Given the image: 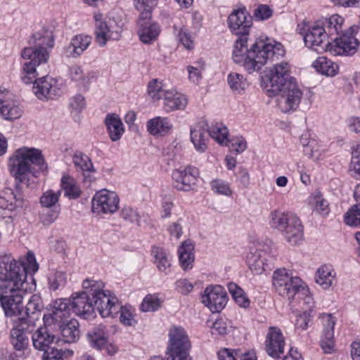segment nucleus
I'll use <instances>...</instances> for the list:
<instances>
[{
    "mask_svg": "<svg viewBox=\"0 0 360 360\" xmlns=\"http://www.w3.org/2000/svg\"><path fill=\"white\" fill-rule=\"evenodd\" d=\"M272 10L267 5L259 6L254 12V15L257 20H264L272 15Z\"/></svg>",
    "mask_w": 360,
    "mask_h": 360,
    "instance_id": "nucleus-64",
    "label": "nucleus"
},
{
    "mask_svg": "<svg viewBox=\"0 0 360 360\" xmlns=\"http://www.w3.org/2000/svg\"><path fill=\"white\" fill-rule=\"evenodd\" d=\"M198 175V169L188 166L173 171L174 186L179 191H188L195 186Z\"/></svg>",
    "mask_w": 360,
    "mask_h": 360,
    "instance_id": "nucleus-20",
    "label": "nucleus"
},
{
    "mask_svg": "<svg viewBox=\"0 0 360 360\" xmlns=\"http://www.w3.org/2000/svg\"><path fill=\"white\" fill-rule=\"evenodd\" d=\"M8 265V262L0 265V304L6 316L18 319L23 316L22 300L27 290L25 272L22 268L15 267L17 271L10 274L11 266Z\"/></svg>",
    "mask_w": 360,
    "mask_h": 360,
    "instance_id": "nucleus-3",
    "label": "nucleus"
},
{
    "mask_svg": "<svg viewBox=\"0 0 360 360\" xmlns=\"http://www.w3.org/2000/svg\"><path fill=\"white\" fill-rule=\"evenodd\" d=\"M210 136L216 140L219 144L223 145L228 141V129L222 124H215L209 129Z\"/></svg>",
    "mask_w": 360,
    "mask_h": 360,
    "instance_id": "nucleus-48",
    "label": "nucleus"
},
{
    "mask_svg": "<svg viewBox=\"0 0 360 360\" xmlns=\"http://www.w3.org/2000/svg\"><path fill=\"white\" fill-rule=\"evenodd\" d=\"M272 284L278 295L289 300L297 293H307L308 287L297 276H291L286 269H279L274 272Z\"/></svg>",
    "mask_w": 360,
    "mask_h": 360,
    "instance_id": "nucleus-9",
    "label": "nucleus"
},
{
    "mask_svg": "<svg viewBox=\"0 0 360 360\" xmlns=\"http://www.w3.org/2000/svg\"><path fill=\"white\" fill-rule=\"evenodd\" d=\"M212 190L217 194L230 196L232 191L228 182L221 179H214L211 182Z\"/></svg>",
    "mask_w": 360,
    "mask_h": 360,
    "instance_id": "nucleus-54",
    "label": "nucleus"
},
{
    "mask_svg": "<svg viewBox=\"0 0 360 360\" xmlns=\"http://www.w3.org/2000/svg\"><path fill=\"white\" fill-rule=\"evenodd\" d=\"M43 305L41 297L37 295H33L29 299V301L25 306V310L23 309L22 316L27 319V323L30 324H34L32 320L31 315H34L37 312L40 311Z\"/></svg>",
    "mask_w": 360,
    "mask_h": 360,
    "instance_id": "nucleus-40",
    "label": "nucleus"
},
{
    "mask_svg": "<svg viewBox=\"0 0 360 360\" xmlns=\"http://www.w3.org/2000/svg\"><path fill=\"white\" fill-rule=\"evenodd\" d=\"M70 300V309L77 316L85 319L93 316L94 307L87 289H84L82 292L73 293Z\"/></svg>",
    "mask_w": 360,
    "mask_h": 360,
    "instance_id": "nucleus-18",
    "label": "nucleus"
},
{
    "mask_svg": "<svg viewBox=\"0 0 360 360\" xmlns=\"http://www.w3.org/2000/svg\"><path fill=\"white\" fill-rule=\"evenodd\" d=\"M73 352L70 349H55L48 351L43 354V360H63V358L71 356Z\"/></svg>",
    "mask_w": 360,
    "mask_h": 360,
    "instance_id": "nucleus-56",
    "label": "nucleus"
},
{
    "mask_svg": "<svg viewBox=\"0 0 360 360\" xmlns=\"http://www.w3.org/2000/svg\"><path fill=\"white\" fill-rule=\"evenodd\" d=\"M351 167L356 178L360 179V144L352 152Z\"/></svg>",
    "mask_w": 360,
    "mask_h": 360,
    "instance_id": "nucleus-63",
    "label": "nucleus"
},
{
    "mask_svg": "<svg viewBox=\"0 0 360 360\" xmlns=\"http://www.w3.org/2000/svg\"><path fill=\"white\" fill-rule=\"evenodd\" d=\"M248 35L240 36L236 41L233 60L241 64L249 72L259 71L268 62L279 60L285 54L283 46L269 38H259L250 49L247 48Z\"/></svg>",
    "mask_w": 360,
    "mask_h": 360,
    "instance_id": "nucleus-1",
    "label": "nucleus"
},
{
    "mask_svg": "<svg viewBox=\"0 0 360 360\" xmlns=\"http://www.w3.org/2000/svg\"><path fill=\"white\" fill-rule=\"evenodd\" d=\"M26 262H22L20 261H17L9 256H4L0 259V265L1 263H6L11 266V271H9L10 274H13V269H15V267L20 269V267L24 269L25 272V283H26V279L27 276V274H34L39 269V264L36 261V258L34 254L32 252H28L27 254V257L25 259ZM16 271L15 270L13 272Z\"/></svg>",
    "mask_w": 360,
    "mask_h": 360,
    "instance_id": "nucleus-25",
    "label": "nucleus"
},
{
    "mask_svg": "<svg viewBox=\"0 0 360 360\" xmlns=\"http://www.w3.org/2000/svg\"><path fill=\"white\" fill-rule=\"evenodd\" d=\"M91 203L94 213L113 214L119 208L120 199L115 192L103 189L96 193Z\"/></svg>",
    "mask_w": 360,
    "mask_h": 360,
    "instance_id": "nucleus-14",
    "label": "nucleus"
},
{
    "mask_svg": "<svg viewBox=\"0 0 360 360\" xmlns=\"http://www.w3.org/2000/svg\"><path fill=\"white\" fill-rule=\"evenodd\" d=\"M169 345L166 353L167 360H191L188 356L191 344L184 329L174 326L169 330Z\"/></svg>",
    "mask_w": 360,
    "mask_h": 360,
    "instance_id": "nucleus-10",
    "label": "nucleus"
},
{
    "mask_svg": "<svg viewBox=\"0 0 360 360\" xmlns=\"http://www.w3.org/2000/svg\"><path fill=\"white\" fill-rule=\"evenodd\" d=\"M315 280L323 289H328L336 281V272L332 266L322 265L316 271Z\"/></svg>",
    "mask_w": 360,
    "mask_h": 360,
    "instance_id": "nucleus-31",
    "label": "nucleus"
},
{
    "mask_svg": "<svg viewBox=\"0 0 360 360\" xmlns=\"http://www.w3.org/2000/svg\"><path fill=\"white\" fill-rule=\"evenodd\" d=\"M134 6L140 14L137 20L139 27L138 34L143 44H150L155 41L160 33V27L157 23H149L152 11L158 4V0H133Z\"/></svg>",
    "mask_w": 360,
    "mask_h": 360,
    "instance_id": "nucleus-8",
    "label": "nucleus"
},
{
    "mask_svg": "<svg viewBox=\"0 0 360 360\" xmlns=\"http://www.w3.org/2000/svg\"><path fill=\"white\" fill-rule=\"evenodd\" d=\"M224 145L228 146L231 151L235 152L237 154L243 153L247 148V142L242 136L234 137L230 140L228 139L227 143H225Z\"/></svg>",
    "mask_w": 360,
    "mask_h": 360,
    "instance_id": "nucleus-53",
    "label": "nucleus"
},
{
    "mask_svg": "<svg viewBox=\"0 0 360 360\" xmlns=\"http://www.w3.org/2000/svg\"><path fill=\"white\" fill-rule=\"evenodd\" d=\"M321 347L324 353L331 354L334 352V333L328 332L325 334L323 333L321 341Z\"/></svg>",
    "mask_w": 360,
    "mask_h": 360,
    "instance_id": "nucleus-59",
    "label": "nucleus"
},
{
    "mask_svg": "<svg viewBox=\"0 0 360 360\" xmlns=\"http://www.w3.org/2000/svg\"><path fill=\"white\" fill-rule=\"evenodd\" d=\"M75 166L82 172H93L94 166L91 159L86 154L77 151L72 157Z\"/></svg>",
    "mask_w": 360,
    "mask_h": 360,
    "instance_id": "nucleus-44",
    "label": "nucleus"
},
{
    "mask_svg": "<svg viewBox=\"0 0 360 360\" xmlns=\"http://www.w3.org/2000/svg\"><path fill=\"white\" fill-rule=\"evenodd\" d=\"M204 68L203 63H198L196 66H187L189 81L193 84H198L202 79V71L204 70Z\"/></svg>",
    "mask_w": 360,
    "mask_h": 360,
    "instance_id": "nucleus-58",
    "label": "nucleus"
},
{
    "mask_svg": "<svg viewBox=\"0 0 360 360\" xmlns=\"http://www.w3.org/2000/svg\"><path fill=\"white\" fill-rule=\"evenodd\" d=\"M69 77L72 80L86 86L90 82V73H85L79 65H74L69 68Z\"/></svg>",
    "mask_w": 360,
    "mask_h": 360,
    "instance_id": "nucleus-46",
    "label": "nucleus"
},
{
    "mask_svg": "<svg viewBox=\"0 0 360 360\" xmlns=\"http://www.w3.org/2000/svg\"><path fill=\"white\" fill-rule=\"evenodd\" d=\"M151 252L158 269L160 271L167 274L171 266V262L167 252L160 247H153Z\"/></svg>",
    "mask_w": 360,
    "mask_h": 360,
    "instance_id": "nucleus-39",
    "label": "nucleus"
},
{
    "mask_svg": "<svg viewBox=\"0 0 360 360\" xmlns=\"http://www.w3.org/2000/svg\"><path fill=\"white\" fill-rule=\"evenodd\" d=\"M120 217L124 221L131 224H139L140 216L136 210L129 206H124L120 211Z\"/></svg>",
    "mask_w": 360,
    "mask_h": 360,
    "instance_id": "nucleus-57",
    "label": "nucleus"
},
{
    "mask_svg": "<svg viewBox=\"0 0 360 360\" xmlns=\"http://www.w3.org/2000/svg\"><path fill=\"white\" fill-rule=\"evenodd\" d=\"M85 105L84 97L80 94L72 96L69 101L70 108L76 113L81 112L84 108Z\"/></svg>",
    "mask_w": 360,
    "mask_h": 360,
    "instance_id": "nucleus-61",
    "label": "nucleus"
},
{
    "mask_svg": "<svg viewBox=\"0 0 360 360\" xmlns=\"http://www.w3.org/2000/svg\"><path fill=\"white\" fill-rule=\"evenodd\" d=\"M161 300L155 295H148L143 299L140 309L142 311H155L161 307Z\"/></svg>",
    "mask_w": 360,
    "mask_h": 360,
    "instance_id": "nucleus-49",
    "label": "nucleus"
},
{
    "mask_svg": "<svg viewBox=\"0 0 360 360\" xmlns=\"http://www.w3.org/2000/svg\"><path fill=\"white\" fill-rule=\"evenodd\" d=\"M193 245L191 243L185 241L179 248V259L181 268L184 270L191 269L194 261L193 253Z\"/></svg>",
    "mask_w": 360,
    "mask_h": 360,
    "instance_id": "nucleus-36",
    "label": "nucleus"
},
{
    "mask_svg": "<svg viewBox=\"0 0 360 360\" xmlns=\"http://www.w3.org/2000/svg\"><path fill=\"white\" fill-rule=\"evenodd\" d=\"M228 25L233 33L238 36L248 35L252 27V19L248 16L245 10L233 11L228 18Z\"/></svg>",
    "mask_w": 360,
    "mask_h": 360,
    "instance_id": "nucleus-21",
    "label": "nucleus"
},
{
    "mask_svg": "<svg viewBox=\"0 0 360 360\" xmlns=\"http://www.w3.org/2000/svg\"><path fill=\"white\" fill-rule=\"evenodd\" d=\"M61 195V191L58 190L57 191H54L53 190H48L43 193L42 195L40 198V203L42 207L51 208L56 207V203L59 200V198Z\"/></svg>",
    "mask_w": 360,
    "mask_h": 360,
    "instance_id": "nucleus-47",
    "label": "nucleus"
},
{
    "mask_svg": "<svg viewBox=\"0 0 360 360\" xmlns=\"http://www.w3.org/2000/svg\"><path fill=\"white\" fill-rule=\"evenodd\" d=\"M313 67L319 73L330 77L335 76L338 71V65L331 60L323 56L319 57L313 63Z\"/></svg>",
    "mask_w": 360,
    "mask_h": 360,
    "instance_id": "nucleus-37",
    "label": "nucleus"
},
{
    "mask_svg": "<svg viewBox=\"0 0 360 360\" xmlns=\"http://www.w3.org/2000/svg\"><path fill=\"white\" fill-rule=\"evenodd\" d=\"M303 35L305 46L309 49L317 52L322 53L328 51V33L323 24L321 21H317L313 25H308L304 29Z\"/></svg>",
    "mask_w": 360,
    "mask_h": 360,
    "instance_id": "nucleus-12",
    "label": "nucleus"
},
{
    "mask_svg": "<svg viewBox=\"0 0 360 360\" xmlns=\"http://www.w3.org/2000/svg\"><path fill=\"white\" fill-rule=\"evenodd\" d=\"M32 340L34 347L44 353L54 349L51 345L58 341L56 335L52 334L46 326L38 328L32 333Z\"/></svg>",
    "mask_w": 360,
    "mask_h": 360,
    "instance_id": "nucleus-26",
    "label": "nucleus"
},
{
    "mask_svg": "<svg viewBox=\"0 0 360 360\" xmlns=\"http://www.w3.org/2000/svg\"><path fill=\"white\" fill-rule=\"evenodd\" d=\"M319 318L323 326V333L326 334L328 332L334 333V326L336 322L335 317L331 314H322Z\"/></svg>",
    "mask_w": 360,
    "mask_h": 360,
    "instance_id": "nucleus-62",
    "label": "nucleus"
},
{
    "mask_svg": "<svg viewBox=\"0 0 360 360\" xmlns=\"http://www.w3.org/2000/svg\"><path fill=\"white\" fill-rule=\"evenodd\" d=\"M227 82L231 89L238 94H240L248 86L244 77L236 72H231L227 77Z\"/></svg>",
    "mask_w": 360,
    "mask_h": 360,
    "instance_id": "nucleus-42",
    "label": "nucleus"
},
{
    "mask_svg": "<svg viewBox=\"0 0 360 360\" xmlns=\"http://www.w3.org/2000/svg\"><path fill=\"white\" fill-rule=\"evenodd\" d=\"M83 289H87L91 295L94 309L105 318L117 314L119 309L118 299L110 291L103 290L102 281L86 279L82 283Z\"/></svg>",
    "mask_w": 360,
    "mask_h": 360,
    "instance_id": "nucleus-6",
    "label": "nucleus"
},
{
    "mask_svg": "<svg viewBox=\"0 0 360 360\" xmlns=\"http://www.w3.org/2000/svg\"><path fill=\"white\" fill-rule=\"evenodd\" d=\"M14 327L11 330V340L14 348L18 351L24 350L27 346L29 339L26 333H31L35 324H30L24 316L13 319Z\"/></svg>",
    "mask_w": 360,
    "mask_h": 360,
    "instance_id": "nucleus-16",
    "label": "nucleus"
},
{
    "mask_svg": "<svg viewBox=\"0 0 360 360\" xmlns=\"http://www.w3.org/2000/svg\"><path fill=\"white\" fill-rule=\"evenodd\" d=\"M79 324L77 320L72 319L57 327L60 331L63 341L72 343L77 341L80 336Z\"/></svg>",
    "mask_w": 360,
    "mask_h": 360,
    "instance_id": "nucleus-33",
    "label": "nucleus"
},
{
    "mask_svg": "<svg viewBox=\"0 0 360 360\" xmlns=\"http://www.w3.org/2000/svg\"><path fill=\"white\" fill-rule=\"evenodd\" d=\"M209 127L206 122H198L191 129V141L198 153L206 151L210 141Z\"/></svg>",
    "mask_w": 360,
    "mask_h": 360,
    "instance_id": "nucleus-27",
    "label": "nucleus"
},
{
    "mask_svg": "<svg viewBox=\"0 0 360 360\" xmlns=\"http://www.w3.org/2000/svg\"><path fill=\"white\" fill-rule=\"evenodd\" d=\"M344 21L343 17L338 14H334L326 18L324 22H321L323 24L328 36L342 33Z\"/></svg>",
    "mask_w": 360,
    "mask_h": 360,
    "instance_id": "nucleus-41",
    "label": "nucleus"
},
{
    "mask_svg": "<svg viewBox=\"0 0 360 360\" xmlns=\"http://www.w3.org/2000/svg\"><path fill=\"white\" fill-rule=\"evenodd\" d=\"M163 100L164 109L167 112L183 110L188 103L186 97L176 90H167Z\"/></svg>",
    "mask_w": 360,
    "mask_h": 360,
    "instance_id": "nucleus-29",
    "label": "nucleus"
},
{
    "mask_svg": "<svg viewBox=\"0 0 360 360\" xmlns=\"http://www.w3.org/2000/svg\"><path fill=\"white\" fill-rule=\"evenodd\" d=\"M67 276L63 271H56L49 276V288L52 290H56L65 286Z\"/></svg>",
    "mask_w": 360,
    "mask_h": 360,
    "instance_id": "nucleus-51",
    "label": "nucleus"
},
{
    "mask_svg": "<svg viewBox=\"0 0 360 360\" xmlns=\"http://www.w3.org/2000/svg\"><path fill=\"white\" fill-rule=\"evenodd\" d=\"M148 92L153 99L159 100L164 99L167 90L163 89L161 82L157 79H154L148 84Z\"/></svg>",
    "mask_w": 360,
    "mask_h": 360,
    "instance_id": "nucleus-50",
    "label": "nucleus"
},
{
    "mask_svg": "<svg viewBox=\"0 0 360 360\" xmlns=\"http://www.w3.org/2000/svg\"><path fill=\"white\" fill-rule=\"evenodd\" d=\"M91 37L89 35L77 34L73 37L68 45L63 47V54L69 58H76L81 56L90 46Z\"/></svg>",
    "mask_w": 360,
    "mask_h": 360,
    "instance_id": "nucleus-28",
    "label": "nucleus"
},
{
    "mask_svg": "<svg viewBox=\"0 0 360 360\" xmlns=\"http://www.w3.org/2000/svg\"><path fill=\"white\" fill-rule=\"evenodd\" d=\"M70 300L62 298L56 300L54 302L53 311L49 315L44 316V320L46 325H53L54 327H58L59 325L69 321L70 314Z\"/></svg>",
    "mask_w": 360,
    "mask_h": 360,
    "instance_id": "nucleus-19",
    "label": "nucleus"
},
{
    "mask_svg": "<svg viewBox=\"0 0 360 360\" xmlns=\"http://www.w3.org/2000/svg\"><path fill=\"white\" fill-rule=\"evenodd\" d=\"M311 203L313 212L323 217L328 216L330 212V204L322 195L314 196Z\"/></svg>",
    "mask_w": 360,
    "mask_h": 360,
    "instance_id": "nucleus-43",
    "label": "nucleus"
},
{
    "mask_svg": "<svg viewBox=\"0 0 360 360\" xmlns=\"http://www.w3.org/2000/svg\"><path fill=\"white\" fill-rule=\"evenodd\" d=\"M37 75V73L36 76ZM36 78L37 77L30 83L34 82L32 91L38 98L52 99L60 96L63 93L62 88L56 79L49 76L42 77L39 79Z\"/></svg>",
    "mask_w": 360,
    "mask_h": 360,
    "instance_id": "nucleus-15",
    "label": "nucleus"
},
{
    "mask_svg": "<svg viewBox=\"0 0 360 360\" xmlns=\"http://www.w3.org/2000/svg\"><path fill=\"white\" fill-rule=\"evenodd\" d=\"M290 74V65L281 62L274 65L264 79L269 96L278 95L277 105L283 112L296 110L302 97V91Z\"/></svg>",
    "mask_w": 360,
    "mask_h": 360,
    "instance_id": "nucleus-2",
    "label": "nucleus"
},
{
    "mask_svg": "<svg viewBox=\"0 0 360 360\" xmlns=\"http://www.w3.org/2000/svg\"><path fill=\"white\" fill-rule=\"evenodd\" d=\"M285 345L281 330L277 327H270L265 342L266 353L273 358L278 359L283 354Z\"/></svg>",
    "mask_w": 360,
    "mask_h": 360,
    "instance_id": "nucleus-23",
    "label": "nucleus"
},
{
    "mask_svg": "<svg viewBox=\"0 0 360 360\" xmlns=\"http://www.w3.org/2000/svg\"><path fill=\"white\" fill-rule=\"evenodd\" d=\"M87 339L90 345L96 349L104 348L108 342V333L105 326L100 325L89 331Z\"/></svg>",
    "mask_w": 360,
    "mask_h": 360,
    "instance_id": "nucleus-32",
    "label": "nucleus"
},
{
    "mask_svg": "<svg viewBox=\"0 0 360 360\" xmlns=\"http://www.w3.org/2000/svg\"><path fill=\"white\" fill-rule=\"evenodd\" d=\"M358 39L354 36V27H350L328 44V51L334 56L353 55L357 51Z\"/></svg>",
    "mask_w": 360,
    "mask_h": 360,
    "instance_id": "nucleus-13",
    "label": "nucleus"
},
{
    "mask_svg": "<svg viewBox=\"0 0 360 360\" xmlns=\"http://www.w3.org/2000/svg\"><path fill=\"white\" fill-rule=\"evenodd\" d=\"M172 128V124L167 117H156L147 122L148 131L153 136H165Z\"/></svg>",
    "mask_w": 360,
    "mask_h": 360,
    "instance_id": "nucleus-34",
    "label": "nucleus"
},
{
    "mask_svg": "<svg viewBox=\"0 0 360 360\" xmlns=\"http://www.w3.org/2000/svg\"><path fill=\"white\" fill-rule=\"evenodd\" d=\"M104 123L111 141H119L124 132V127L120 117L115 113L108 114Z\"/></svg>",
    "mask_w": 360,
    "mask_h": 360,
    "instance_id": "nucleus-30",
    "label": "nucleus"
},
{
    "mask_svg": "<svg viewBox=\"0 0 360 360\" xmlns=\"http://www.w3.org/2000/svg\"><path fill=\"white\" fill-rule=\"evenodd\" d=\"M95 40L99 46H104L108 41L119 40L122 37V25L113 19L104 20L102 14L96 13Z\"/></svg>",
    "mask_w": 360,
    "mask_h": 360,
    "instance_id": "nucleus-11",
    "label": "nucleus"
},
{
    "mask_svg": "<svg viewBox=\"0 0 360 360\" xmlns=\"http://www.w3.org/2000/svg\"><path fill=\"white\" fill-rule=\"evenodd\" d=\"M11 97L8 91H0V114L8 120L18 119L22 115V110Z\"/></svg>",
    "mask_w": 360,
    "mask_h": 360,
    "instance_id": "nucleus-24",
    "label": "nucleus"
},
{
    "mask_svg": "<svg viewBox=\"0 0 360 360\" xmlns=\"http://www.w3.org/2000/svg\"><path fill=\"white\" fill-rule=\"evenodd\" d=\"M8 167L16 181L29 187L34 182L39 172L46 170L47 165L41 151L34 148L18 149L8 159Z\"/></svg>",
    "mask_w": 360,
    "mask_h": 360,
    "instance_id": "nucleus-5",
    "label": "nucleus"
},
{
    "mask_svg": "<svg viewBox=\"0 0 360 360\" xmlns=\"http://www.w3.org/2000/svg\"><path fill=\"white\" fill-rule=\"evenodd\" d=\"M269 221L271 226L279 231L290 244L296 245L303 239V226L294 213L275 210L270 213Z\"/></svg>",
    "mask_w": 360,
    "mask_h": 360,
    "instance_id": "nucleus-7",
    "label": "nucleus"
},
{
    "mask_svg": "<svg viewBox=\"0 0 360 360\" xmlns=\"http://www.w3.org/2000/svg\"><path fill=\"white\" fill-rule=\"evenodd\" d=\"M33 46L24 48L21 57L27 62L24 63L21 79L25 84H30L37 75V67L46 63L49 58V49L54 46L55 39L53 27H43L33 34L32 37Z\"/></svg>",
    "mask_w": 360,
    "mask_h": 360,
    "instance_id": "nucleus-4",
    "label": "nucleus"
},
{
    "mask_svg": "<svg viewBox=\"0 0 360 360\" xmlns=\"http://www.w3.org/2000/svg\"><path fill=\"white\" fill-rule=\"evenodd\" d=\"M61 188L69 199H76L81 194L80 188L76 180L69 175H63L60 180Z\"/></svg>",
    "mask_w": 360,
    "mask_h": 360,
    "instance_id": "nucleus-38",
    "label": "nucleus"
},
{
    "mask_svg": "<svg viewBox=\"0 0 360 360\" xmlns=\"http://www.w3.org/2000/svg\"><path fill=\"white\" fill-rule=\"evenodd\" d=\"M120 311V322L125 326H133L136 323V320L134 317V314L131 310V307H120L119 309Z\"/></svg>",
    "mask_w": 360,
    "mask_h": 360,
    "instance_id": "nucleus-60",
    "label": "nucleus"
},
{
    "mask_svg": "<svg viewBox=\"0 0 360 360\" xmlns=\"http://www.w3.org/2000/svg\"><path fill=\"white\" fill-rule=\"evenodd\" d=\"M23 206V200L18 198L13 190L6 188L0 194V208L15 211Z\"/></svg>",
    "mask_w": 360,
    "mask_h": 360,
    "instance_id": "nucleus-35",
    "label": "nucleus"
},
{
    "mask_svg": "<svg viewBox=\"0 0 360 360\" xmlns=\"http://www.w3.org/2000/svg\"><path fill=\"white\" fill-rule=\"evenodd\" d=\"M269 257V255L265 250L251 248L250 252L247 255V263L253 274L261 275L271 270V266Z\"/></svg>",
    "mask_w": 360,
    "mask_h": 360,
    "instance_id": "nucleus-22",
    "label": "nucleus"
},
{
    "mask_svg": "<svg viewBox=\"0 0 360 360\" xmlns=\"http://www.w3.org/2000/svg\"><path fill=\"white\" fill-rule=\"evenodd\" d=\"M344 221L350 226L360 225V205H354L345 214Z\"/></svg>",
    "mask_w": 360,
    "mask_h": 360,
    "instance_id": "nucleus-52",
    "label": "nucleus"
},
{
    "mask_svg": "<svg viewBox=\"0 0 360 360\" xmlns=\"http://www.w3.org/2000/svg\"><path fill=\"white\" fill-rule=\"evenodd\" d=\"M313 312V309H310L299 314L295 323L296 328L302 330H307L309 323H311L312 318L314 316Z\"/></svg>",
    "mask_w": 360,
    "mask_h": 360,
    "instance_id": "nucleus-55",
    "label": "nucleus"
},
{
    "mask_svg": "<svg viewBox=\"0 0 360 360\" xmlns=\"http://www.w3.org/2000/svg\"><path fill=\"white\" fill-rule=\"evenodd\" d=\"M226 292L221 285H209L202 295V302L212 313L219 312L226 304Z\"/></svg>",
    "mask_w": 360,
    "mask_h": 360,
    "instance_id": "nucleus-17",
    "label": "nucleus"
},
{
    "mask_svg": "<svg viewBox=\"0 0 360 360\" xmlns=\"http://www.w3.org/2000/svg\"><path fill=\"white\" fill-rule=\"evenodd\" d=\"M229 292L233 299L240 307L247 308L250 305V300L245 296L243 290L235 283H230L228 285Z\"/></svg>",
    "mask_w": 360,
    "mask_h": 360,
    "instance_id": "nucleus-45",
    "label": "nucleus"
}]
</instances>
